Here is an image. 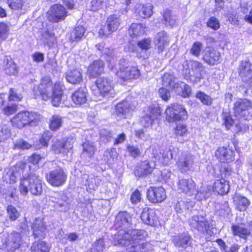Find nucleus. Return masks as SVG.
Wrapping results in <instances>:
<instances>
[{"mask_svg": "<svg viewBox=\"0 0 252 252\" xmlns=\"http://www.w3.org/2000/svg\"><path fill=\"white\" fill-rule=\"evenodd\" d=\"M73 146L70 141L57 140L52 146V149L55 154H65L72 149Z\"/></svg>", "mask_w": 252, "mask_h": 252, "instance_id": "27", "label": "nucleus"}, {"mask_svg": "<svg viewBox=\"0 0 252 252\" xmlns=\"http://www.w3.org/2000/svg\"><path fill=\"white\" fill-rule=\"evenodd\" d=\"M62 87L59 83H56L53 86L51 78L46 76L41 79L38 86L33 87V92L36 97L40 96L44 100L51 98L52 105L57 107L61 102Z\"/></svg>", "mask_w": 252, "mask_h": 252, "instance_id": "1", "label": "nucleus"}, {"mask_svg": "<svg viewBox=\"0 0 252 252\" xmlns=\"http://www.w3.org/2000/svg\"><path fill=\"white\" fill-rule=\"evenodd\" d=\"M141 219L145 224L153 225L156 220L155 211L150 208H144L141 215Z\"/></svg>", "mask_w": 252, "mask_h": 252, "instance_id": "31", "label": "nucleus"}, {"mask_svg": "<svg viewBox=\"0 0 252 252\" xmlns=\"http://www.w3.org/2000/svg\"><path fill=\"white\" fill-rule=\"evenodd\" d=\"M194 156L187 153H183L179 158L177 165L181 172H186L192 170L194 164Z\"/></svg>", "mask_w": 252, "mask_h": 252, "instance_id": "13", "label": "nucleus"}, {"mask_svg": "<svg viewBox=\"0 0 252 252\" xmlns=\"http://www.w3.org/2000/svg\"><path fill=\"white\" fill-rule=\"evenodd\" d=\"M147 197L151 202L157 203L162 202L166 195L162 187H150L147 191Z\"/></svg>", "mask_w": 252, "mask_h": 252, "instance_id": "16", "label": "nucleus"}, {"mask_svg": "<svg viewBox=\"0 0 252 252\" xmlns=\"http://www.w3.org/2000/svg\"><path fill=\"white\" fill-rule=\"evenodd\" d=\"M161 114L160 108L154 105L150 106L142 117L141 123L145 127L151 126L155 120L158 119Z\"/></svg>", "mask_w": 252, "mask_h": 252, "instance_id": "10", "label": "nucleus"}, {"mask_svg": "<svg viewBox=\"0 0 252 252\" xmlns=\"http://www.w3.org/2000/svg\"><path fill=\"white\" fill-rule=\"evenodd\" d=\"M32 145L23 139H19L14 142V149L25 150L29 149Z\"/></svg>", "mask_w": 252, "mask_h": 252, "instance_id": "56", "label": "nucleus"}, {"mask_svg": "<svg viewBox=\"0 0 252 252\" xmlns=\"http://www.w3.org/2000/svg\"><path fill=\"white\" fill-rule=\"evenodd\" d=\"M47 181L52 186L60 187L65 182L67 175L61 167H58L47 175Z\"/></svg>", "mask_w": 252, "mask_h": 252, "instance_id": "6", "label": "nucleus"}, {"mask_svg": "<svg viewBox=\"0 0 252 252\" xmlns=\"http://www.w3.org/2000/svg\"><path fill=\"white\" fill-rule=\"evenodd\" d=\"M202 59L207 64L215 65L220 63V53L211 47H207L203 51Z\"/></svg>", "mask_w": 252, "mask_h": 252, "instance_id": "14", "label": "nucleus"}, {"mask_svg": "<svg viewBox=\"0 0 252 252\" xmlns=\"http://www.w3.org/2000/svg\"><path fill=\"white\" fill-rule=\"evenodd\" d=\"M195 97L199 99L204 105L210 106L212 104L213 99L211 96L202 92H198L196 94Z\"/></svg>", "mask_w": 252, "mask_h": 252, "instance_id": "47", "label": "nucleus"}, {"mask_svg": "<svg viewBox=\"0 0 252 252\" xmlns=\"http://www.w3.org/2000/svg\"><path fill=\"white\" fill-rule=\"evenodd\" d=\"M100 140L104 143L110 142L113 138V134L111 132L106 129L101 130L100 131Z\"/></svg>", "mask_w": 252, "mask_h": 252, "instance_id": "58", "label": "nucleus"}, {"mask_svg": "<svg viewBox=\"0 0 252 252\" xmlns=\"http://www.w3.org/2000/svg\"><path fill=\"white\" fill-rule=\"evenodd\" d=\"M232 231L234 235H238L242 238H246L251 234L250 230L240 225H233L231 227Z\"/></svg>", "mask_w": 252, "mask_h": 252, "instance_id": "40", "label": "nucleus"}, {"mask_svg": "<svg viewBox=\"0 0 252 252\" xmlns=\"http://www.w3.org/2000/svg\"><path fill=\"white\" fill-rule=\"evenodd\" d=\"M27 111L19 112L11 120L13 126L19 128H22L28 125Z\"/></svg>", "mask_w": 252, "mask_h": 252, "instance_id": "30", "label": "nucleus"}, {"mask_svg": "<svg viewBox=\"0 0 252 252\" xmlns=\"http://www.w3.org/2000/svg\"><path fill=\"white\" fill-rule=\"evenodd\" d=\"M81 184L87 187L89 189L95 190L100 183V180L94 176H90L88 174H84L81 177Z\"/></svg>", "mask_w": 252, "mask_h": 252, "instance_id": "28", "label": "nucleus"}, {"mask_svg": "<svg viewBox=\"0 0 252 252\" xmlns=\"http://www.w3.org/2000/svg\"><path fill=\"white\" fill-rule=\"evenodd\" d=\"M145 232L141 230L121 229L115 234L114 240L115 245H120L126 247L130 246L133 249L134 244L144 238Z\"/></svg>", "mask_w": 252, "mask_h": 252, "instance_id": "2", "label": "nucleus"}, {"mask_svg": "<svg viewBox=\"0 0 252 252\" xmlns=\"http://www.w3.org/2000/svg\"><path fill=\"white\" fill-rule=\"evenodd\" d=\"M82 146L83 154H86L89 157H91L94 154L95 148L92 142L86 141L83 144Z\"/></svg>", "mask_w": 252, "mask_h": 252, "instance_id": "48", "label": "nucleus"}, {"mask_svg": "<svg viewBox=\"0 0 252 252\" xmlns=\"http://www.w3.org/2000/svg\"><path fill=\"white\" fill-rule=\"evenodd\" d=\"M5 71L9 75L16 74L17 73L16 64L12 60H8L5 65Z\"/></svg>", "mask_w": 252, "mask_h": 252, "instance_id": "51", "label": "nucleus"}, {"mask_svg": "<svg viewBox=\"0 0 252 252\" xmlns=\"http://www.w3.org/2000/svg\"><path fill=\"white\" fill-rule=\"evenodd\" d=\"M63 123L62 117L58 115H54L50 120V128L52 130H57Z\"/></svg>", "mask_w": 252, "mask_h": 252, "instance_id": "45", "label": "nucleus"}, {"mask_svg": "<svg viewBox=\"0 0 252 252\" xmlns=\"http://www.w3.org/2000/svg\"><path fill=\"white\" fill-rule=\"evenodd\" d=\"M28 125L32 126H36L39 122L41 120L42 116L39 114L33 112L27 111Z\"/></svg>", "mask_w": 252, "mask_h": 252, "instance_id": "43", "label": "nucleus"}, {"mask_svg": "<svg viewBox=\"0 0 252 252\" xmlns=\"http://www.w3.org/2000/svg\"><path fill=\"white\" fill-rule=\"evenodd\" d=\"M168 37L165 31L158 32L155 36L154 43L158 48V53H161L164 49V46L167 44Z\"/></svg>", "mask_w": 252, "mask_h": 252, "instance_id": "29", "label": "nucleus"}, {"mask_svg": "<svg viewBox=\"0 0 252 252\" xmlns=\"http://www.w3.org/2000/svg\"><path fill=\"white\" fill-rule=\"evenodd\" d=\"M33 235L35 238H42L45 235L47 226L43 221V218H36L32 225Z\"/></svg>", "mask_w": 252, "mask_h": 252, "instance_id": "20", "label": "nucleus"}, {"mask_svg": "<svg viewBox=\"0 0 252 252\" xmlns=\"http://www.w3.org/2000/svg\"><path fill=\"white\" fill-rule=\"evenodd\" d=\"M131 110L130 103L127 100L119 103L115 107L116 115L121 118H126L130 115Z\"/></svg>", "mask_w": 252, "mask_h": 252, "instance_id": "26", "label": "nucleus"}, {"mask_svg": "<svg viewBox=\"0 0 252 252\" xmlns=\"http://www.w3.org/2000/svg\"><path fill=\"white\" fill-rule=\"evenodd\" d=\"M162 23L166 26L173 27L176 24L177 17L169 9H165L161 13Z\"/></svg>", "mask_w": 252, "mask_h": 252, "instance_id": "34", "label": "nucleus"}, {"mask_svg": "<svg viewBox=\"0 0 252 252\" xmlns=\"http://www.w3.org/2000/svg\"><path fill=\"white\" fill-rule=\"evenodd\" d=\"M234 151L229 148L220 147L216 151V157L221 162H229L234 159Z\"/></svg>", "mask_w": 252, "mask_h": 252, "instance_id": "23", "label": "nucleus"}, {"mask_svg": "<svg viewBox=\"0 0 252 252\" xmlns=\"http://www.w3.org/2000/svg\"><path fill=\"white\" fill-rule=\"evenodd\" d=\"M7 212L9 219L11 220H15L20 216V213L16 208L12 205H9L7 208Z\"/></svg>", "mask_w": 252, "mask_h": 252, "instance_id": "59", "label": "nucleus"}, {"mask_svg": "<svg viewBox=\"0 0 252 252\" xmlns=\"http://www.w3.org/2000/svg\"><path fill=\"white\" fill-rule=\"evenodd\" d=\"M9 7L13 10L21 9L24 3V0H7Z\"/></svg>", "mask_w": 252, "mask_h": 252, "instance_id": "61", "label": "nucleus"}, {"mask_svg": "<svg viewBox=\"0 0 252 252\" xmlns=\"http://www.w3.org/2000/svg\"><path fill=\"white\" fill-rule=\"evenodd\" d=\"M9 30V27L7 24L0 22V40H5L6 39Z\"/></svg>", "mask_w": 252, "mask_h": 252, "instance_id": "54", "label": "nucleus"}, {"mask_svg": "<svg viewBox=\"0 0 252 252\" xmlns=\"http://www.w3.org/2000/svg\"><path fill=\"white\" fill-rule=\"evenodd\" d=\"M104 62L101 60H95L91 63L88 68V73L90 77L95 78L103 71Z\"/></svg>", "mask_w": 252, "mask_h": 252, "instance_id": "25", "label": "nucleus"}, {"mask_svg": "<svg viewBox=\"0 0 252 252\" xmlns=\"http://www.w3.org/2000/svg\"><path fill=\"white\" fill-rule=\"evenodd\" d=\"M100 94L103 97L114 96L115 93L113 87V81L107 77H100L95 81Z\"/></svg>", "mask_w": 252, "mask_h": 252, "instance_id": "7", "label": "nucleus"}, {"mask_svg": "<svg viewBox=\"0 0 252 252\" xmlns=\"http://www.w3.org/2000/svg\"><path fill=\"white\" fill-rule=\"evenodd\" d=\"M65 7L59 4L53 5L48 11V19L50 21L57 23L63 20L66 16Z\"/></svg>", "mask_w": 252, "mask_h": 252, "instance_id": "11", "label": "nucleus"}, {"mask_svg": "<svg viewBox=\"0 0 252 252\" xmlns=\"http://www.w3.org/2000/svg\"><path fill=\"white\" fill-rule=\"evenodd\" d=\"M138 14L143 18L150 17L153 14V6L150 4L142 5Z\"/></svg>", "mask_w": 252, "mask_h": 252, "instance_id": "46", "label": "nucleus"}, {"mask_svg": "<svg viewBox=\"0 0 252 252\" xmlns=\"http://www.w3.org/2000/svg\"><path fill=\"white\" fill-rule=\"evenodd\" d=\"M85 32V29L83 26H76L70 33V40L72 41H78L82 39Z\"/></svg>", "mask_w": 252, "mask_h": 252, "instance_id": "39", "label": "nucleus"}, {"mask_svg": "<svg viewBox=\"0 0 252 252\" xmlns=\"http://www.w3.org/2000/svg\"><path fill=\"white\" fill-rule=\"evenodd\" d=\"M121 22L120 16L113 14L108 17L105 25L102 28L99 34L101 36H108L118 30Z\"/></svg>", "mask_w": 252, "mask_h": 252, "instance_id": "8", "label": "nucleus"}, {"mask_svg": "<svg viewBox=\"0 0 252 252\" xmlns=\"http://www.w3.org/2000/svg\"><path fill=\"white\" fill-rule=\"evenodd\" d=\"M162 82L163 86H169L171 88L175 83L176 79L171 74L165 73L162 77Z\"/></svg>", "mask_w": 252, "mask_h": 252, "instance_id": "57", "label": "nucleus"}, {"mask_svg": "<svg viewBox=\"0 0 252 252\" xmlns=\"http://www.w3.org/2000/svg\"><path fill=\"white\" fill-rule=\"evenodd\" d=\"M2 249L9 252L19 249L22 245V236L16 231L5 233L1 237Z\"/></svg>", "mask_w": 252, "mask_h": 252, "instance_id": "4", "label": "nucleus"}, {"mask_svg": "<svg viewBox=\"0 0 252 252\" xmlns=\"http://www.w3.org/2000/svg\"><path fill=\"white\" fill-rule=\"evenodd\" d=\"M67 81L72 84H78L82 81V73L78 69L67 71L65 76Z\"/></svg>", "mask_w": 252, "mask_h": 252, "instance_id": "33", "label": "nucleus"}, {"mask_svg": "<svg viewBox=\"0 0 252 252\" xmlns=\"http://www.w3.org/2000/svg\"><path fill=\"white\" fill-rule=\"evenodd\" d=\"M252 107L251 101L247 99H240L234 104V112L236 117H243L245 119H250L246 116V113L249 108Z\"/></svg>", "mask_w": 252, "mask_h": 252, "instance_id": "12", "label": "nucleus"}, {"mask_svg": "<svg viewBox=\"0 0 252 252\" xmlns=\"http://www.w3.org/2000/svg\"><path fill=\"white\" fill-rule=\"evenodd\" d=\"M178 186L179 190L185 192L189 196L196 193L195 184L191 180L181 179L179 181Z\"/></svg>", "mask_w": 252, "mask_h": 252, "instance_id": "21", "label": "nucleus"}, {"mask_svg": "<svg viewBox=\"0 0 252 252\" xmlns=\"http://www.w3.org/2000/svg\"><path fill=\"white\" fill-rule=\"evenodd\" d=\"M238 73L243 81L248 82L252 78V65L249 61H242L238 67Z\"/></svg>", "mask_w": 252, "mask_h": 252, "instance_id": "19", "label": "nucleus"}, {"mask_svg": "<svg viewBox=\"0 0 252 252\" xmlns=\"http://www.w3.org/2000/svg\"><path fill=\"white\" fill-rule=\"evenodd\" d=\"M52 201L55 203V208L61 212L65 211L67 210V203L63 199H57L53 200Z\"/></svg>", "mask_w": 252, "mask_h": 252, "instance_id": "52", "label": "nucleus"}, {"mask_svg": "<svg viewBox=\"0 0 252 252\" xmlns=\"http://www.w3.org/2000/svg\"><path fill=\"white\" fill-rule=\"evenodd\" d=\"M121 62L120 66L116 72V75L124 81L131 80L130 73H129V71H130V67L123 64L125 62L124 60L121 61Z\"/></svg>", "mask_w": 252, "mask_h": 252, "instance_id": "35", "label": "nucleus"}, {"mask_svg": "<svg viewBox=\"0 0 252 252\" xmlns=\"http://www.w3.org/2000/svg\"><path fill=\"white\" fill-rule=\"evenodd\" d=\"M203 48V44L198 41L194 42L190 50V52L193 55L198 57Z\"/></svg>", "mask_w": 252, "mask_h": 252, "instance_id": "62", "label": "nucleus"}, {"mask_svg": "<svg viewBox=\"0 0 252 252\" xmlns=\"http://www.w3.org/2000/svg\"><path fill=\"white\" fill-rule=\"evenodd\" d=\"M230 189L228 182L225 179L221 178L216 181L214 184V189L219 194L224 195L228 193Z\"/></svg>", "mask_w": 252, "mask_h": 252, "instance_id": "32", "label": "nucleus"}, {"mask_svg": "<svg viewBox=\"0 0 252 252\" xmlns=\"http://www.w3.org/2000/svg\"><path fill=\"white\" fill-rule=\"evenodd\" d=\"M156 161L145 160L140 162L134 173L136 177H141L151 174L156 167Z\"/></svg>", "mask_w": 252, "mask_h": 252, "instance_id": "18", "label": "nucleus"}, {"mask_svg": "<svg viewBox=\"0 0 252 252\" xmlns=\"http://www.w3.org/2000/svg\"><path fill=\"white\" fill-rule=\"evenodd\" d=\"M152 41L150 38L143 39L137 43V46L141 50L147 51L151 47Z\"/></svg>", "mask_w": 252, "mask_h": 252, "instance_id": "64", "label": "nucleus"}, {"mask_svg": "<svg viewBox=\"0 0 252 252\" xmlns=\"http://www.w3.org/2000/svg\"><path fill=\"white\" fill-rule=\"evenodd\" d=\"M136 244H134L133 249L130 250L132 252H145L148 251H151L152 249V245L149 242L140 243V241Z\"/></svg>", "mask_w": 252, "mask_h": 252, "instance_id": "44", "label": "nucleus"}, {"mask_svg": "<svg viewBox=\"0 0 252 252\" xmlns=\"http://www.w3.org/2000/svg\"><path fill=\"white\" fill-rule=\"evenodd\" d=\"M231 213V209L227 202L225 201L221 204L219 209L217 210L218 214L223 218L227 217Z\"/></svg>", "mask_w": 252, "mask_h": 252, "instance_id": "49", "label": "nucleus"}, {"mask_svg": "<svg viewBox=\"0 0 252 252\" xmlns=\"http://www.w3.org/2000/svg\"><path fill=\"white\" fill-rule=\"evenodd\" d=\"M41 39L44 44L49 47H52L56 42L55 35L48 31H46L42 33Z\"/></svg>", "mask_w": 252, "mask_h": 252, "instance_id": "41", "label": "nucleus"}, {"mask_svg": "<svg viewBox=\"0 0 252 252\" xmlns=\"http://www.w3.org/2000/svg\"><path fill=\"white\" fill-rule=\"evenodd\" d=\"M166 119L169 122L185 120L188 118V113L182 105L178 103L171 104L165 111Z\"/></svg>", "mask_w": 252, "mask_h": 252, "instance_id": "5", "label": "nucleus"}, {"mask_svg": "<svg viewBox=\"0 0 252 252\" xmlns=\"http://www.w3.org/2000/svg\"><path fill=\"white\" fill-rule=\"evenodd\" d=\"M189 224L192 229L204 233L208 231L210 227V223L208 220L203 216L195 215L192 216L188 220Z\"/></svg>", "mask_w": 252, "mask_h": 252, "instance_id": "9", "label": "nucleus"}, {"mask_svg": "<svg viewBox=\"0 0 252 252\" xmlns=\"http://www.w3.org/2000/svg\"><path fill=\"white\" fill-rule=\"evenodd\" d=\"M105 249V244L102 239L96 240L91 249V252H103Z\"/></svg>", "mask_w": 252, "mask_h": 252, "instance_id": "53", "label": "nucleus"}, {"mask_svg": "<svg viewBox=\"0 0 252 252\" xmlns=\"http://www.w3.org/2000/svg\"><path fill=\"white\" fill-rule=\"evenodd\" d=\"M160 155H161V158L159 155H157V156H155L154 155L155 161L158 160L160 163L164 164H167L169 161L173 158V152L171 150L166 149L163 150L162 153H160Z\"/></svg>", "mask_w": 252, "mask_h": 252, "instance_id": "38", "label": "nucleus"}, {"mask_svg": "<svg viewBox=\"0 0 252 252\" xmlns=\"http://www.w3.org/2000/svg\"><path fill=\"white\" fill-rule=\"evenodd\" d=\"M10 135V129L7 126H0V142L3 141Z\"/></svg>", "mask_w": 252, "mask_h": 252, "instance_id": "63", "label": "nucleus"}, {"mask_svg": "<svg viewBox=\"0 0 252 252\" xmlns=\"http://www.w3.org/2000/svg\"><path fill=\"white\" fill-rule=\"evenodd\" d=\"M17 172L14 171L13 168L9 169L7 172L3 176L4 180L10 184H13L16 182Z\"/></svg>", "mask_w": 252, "mask_h": 252, "instance_id": "50", "label": "nucleus"}, {"mask_svg": "<svg viewBox=\"0 0 252 252\" xmlns=\"http://www.w3.org/2000/svg\"><path fill=\"white\" fill-rule=\"evenodd\" d=\"M32 252H49V246L43 241H36L31 247Z\"/></svg>", "mask_w": 252, "mask_h": 252, "instance_id": "42", "label": "nucleus"}, {"mask_svg": "<svg viewBox=\"0 0 252 252\" xmlns=\"http://www.w3.org/2000/svg\"><path fill=\"white\" fill-rule=\"evenodd\" d=\"M187 65L189 68L191 69V71L189 72L191 78H193V81L195 83L200 82V80L202 78V72L204 71V67L203 64L197 61L193 60H189L187 61Z\"/></svg>", "mask_w": 252, "mask_h": 252, "instance_id": "15", "label": "nucleus"}, {"mask_svg": "<svg viewBox=\"0 0 252 252\" xmlns=\"http://www.w3.org/2000/svg\"><path fill=\"white\" fill-rule=\"evenodd\" d=\"M234 201L236 208L240 211H245L250 204L246 197L238 195L234 197Z\"/></svg>", "mask_w": 252, "mask_h": 252, "instance_id": "36", "label": "nucleus"}, {"mask_svg": "<svg viewBox=\"0 0 252 252\" xmlns=\"http://www.w3.org/2000/svg\"><path fill=\"white\" fill-rule=\"evenodd\" d=\"M23 98L22 94L14 88H11L9 90L8 100L9 101H20Z\"/></svg>", "mask_w": 252, "mask_h": 252, "instance_id": "55", "label": "nucleus"}, {"mask_svg": "<svg viewBox=\"0 0 252 252\" xmlns=\"http://www.w3.org/2000/svg\"><path fill=\"white\" fill-rule=\"evenodd\" d=\"M132 225L131 216L127 212H120L116 217L115 226L118 229H128Z\"/></svg>", "mask_w": 252, "mask_h": 252, "instance_id": "17", "label": "nucleus"}, {"mask_svg": "<svg viewBox=\"0 0 252 252\" xmlns=\"http://www.w3.org/2000/svg\"><path fill=\"white\" fill-rule=\"evenodd\" d=\"M128 32L132 37L140 36L145 32V27L141 24L132 23L130 26Z\"/></svg>", "mask_w": 252, "mask_h": 252, "instance_id": "37", "label": "nucleus"}, {"mask_svg": "<svg viewBox=\"0 0 252 252\" xmlns=\"http://www.w3.org/2000/svg\"><path fill=\"white\" fill-rule=\"evenodd\" d=\"M196 197L198 199H206L211 194V190L206 188H203L199 191L196 190Z\"/></svg>", "mask_w": 252, "mask_h": 252, "instance_id": "60", "label": "nucleus"}, {"mask_svg": "<svg viewBox=\"0 0 252 252\" xmlns=\"http://www.w3.org/2000/svg\"><path fill=\"white\" fill-rule=\"evenodd\" d=\"M192 240V238L188 233H184L175 236L173 239V242L176 246L185 249L191 246Z\"/></svg>", "mask_w": 252, "mask_h": 252, "instance_id": "24", "label": "nucleus"}, {"mask_svg": "<svg viewBox=\"0 0 252 252\" xmlns=\"http://www.w3.org/2000/svg\"><path fill=\"white\" fill-rule=\"evenodd\" d=\"M19 189L23 195H27L29 191L33 195H40L43 190L41 180L34 174L24 176L21 180Z\"/></svg>", "mask_w": 252, "mask_h": 252, "instance_id": "3", "label": "nucleus"}, {"mask_svg": "<svg viewBox=\"0 0 252 252\" xmlns=\"http://www.w3.org/2000/svg\"><path fill=\"white\" fill-rule=\"evenodd\" d=\"M88 90L86 87H81L76 90L72 94L71 98L74 103L82 105L87 101Z\"/></svg>", "mask_w": 252, "mask_h": 252, "instance_id": "22", "label": "nucleus"}]
</instances>
